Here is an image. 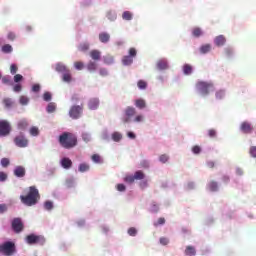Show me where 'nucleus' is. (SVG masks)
Instances as JSON below:
<instances>
[{
    "instance_id": "1",
    "label": "nucleus",
    "mask_w": 256,
    "mask_h": 256,
    "mask_svg": "<svg viewBox=\"0 0 256 256\" xmlns=\"http://www.w3.org/2000/svg\"><path fill=\"white\" fill-rule=\"evenodd\" d=\"M41 199V195L39 194V190L35 186H30L28 188L27 195H21L20 200L23 205L27 207H33V205H37L39 200Z\"/></svg>"
},
{
    "instance_id": "6",
    "label": "nucleus",
    "mask_w": 256,
    "mask_h": 256,
    "mask_svg": "<svg viewBox=\"0 0 256 256\" xmlns=\"http://www.w3.org/2000/svg\"><path fill=\"white\" fill-rule=\"evenodd\" d=\"M11 133V124L7 120H0V137H7Z\"/></svg>"
},
{
    "instance_id": "28",
    "label": "nucleus",
    "mask_w": 256,
    "mask_h": 256,
    "mask_svg": "<svg viewBox=\"0 0 256 256\" xmlns=\"http://www.w3.org/2000/svg\"><path fill=\"white\" fill-rule=\"evenodd\" d=\"M122 19H124V21H131V19H133V14L129 11H125L122 14Z\"/></svg>"
},
{
    "instance_id": "61",
    "label": "nucleus",
    "mask_w": 256,
    "mask_h": 256,
    "mask_svg": "<svg viewBox=\"0 0 256 256\" xmlns=\"http://www.w3.org/2000/svg\"><path fill=\"white\" fill-rule=\"evenodd\" d=\"M160 243H161V245H169V239L162 237V238H160Z\"/></svg>"
},
{
    "instance_id": "20",
    "label": "nucleus",
    "mask_w": 256,
    "mask_h": 256,
    "mask_svg": "<svg viewBox=\"0 0 256 256\" xmlns=\"http://www.w3.org/2000/svg\"><path fill=\"white\" fill-rule=\"evenodd\" d=\"M27 127H29V122H27L26 119H22L18 122V129H20V131H25Z\"/></svg>"
},
{
    "instance_id": "45",
    "label": "nucleus",
    "mask_w": 256,
    "mask_h": 256,
    "mask_svg": "<svg viewBox=\"0 0 256 256\" xmlns=\"http://www.w3.org/2000/svg\"><path fill=\"white\" fill-rule=\"evenodd\" d=\"M124 181L126 183H134L135 182V175H128L124 178Z\"/></svg>"
},
{
    "instance_id": "42",
    "label": "nucleus",
    "mask_w": 256,
    "mask_h": 256,
    "mask_svg": "<svg viewBox=\"0 0 256 256\" xmlns=\"http://www.w3.org/2000/svg\"><path fill=\"white\" fill-rule=\"evenodd\" d=\"M19 103L20 105H27L29 103V99L27 96H20Z\"/></svg>"
},
{
    "instance_id": "27",
    "label": "nucleus",
    "mask_w": 256,
    "mask_h": 256,
    "mask_svg": "<svg viewBox=\"0 0 256 256\" xmlns=\"http://www.w3.org/2000/svg\"><path fill=\"white\" fill-rule=\"evenodd\" d=\"M13 52V46L11 44H5L2 46V53H12Z\"/></svg>"
},
{
    "instance_id": "22",
    "label": "nucleus",
    "mask_w": 256,
    "mask_h": 256,
    "mask_svg": "<svg viewBox=\"0 0 256 256\" xmlns=\"http://www.w3.org/2000/svg\"><path fill=\"white\" fill-rule=\"evenodd\" d=\"M208 189L209 191H212V192L219 191V184L215 181H210L208 183Z\"/></svg>"
},
{
    "instance_id": "17",
    "label": "nucleus",
    "mask_w": 256,
    "mask_h": 256,
    "mask_svg": "<svg viewBox=\"0 0 256 256\" xmlns=\"http://www.w3.org/2000/svg\"><path fill=\"white\" fill-rule=\"evenodd\" d=\"M111 39V36L107 32H102L99 34V40L101 43H109V40Z\"/></svg>"
},
{
    "instance_id": "33",
    "label": "nucleus",
    "mask_w": 256,
    "mask_h": 256,
    "mask_svg": "<svg viewBox=\"0 0 256 256\" xmlns=\"http://www.w3.org/2000/svg\"><path fill=\"white\" fill-rule=\"evenodd\" d=\"M30 135H32V137H37V135H39V128L36 126L31 127Z\"/></svg>"
},
{
    "instance_id": "2",
    "label": "nucleus",
    "mask_w": 256,
    "mask_h": 256,
    "mask_svg": "<svg viewBox=\"0 0 256 256\" xmlns=\"http://www.w3.org/2000/svg\"><path fill=\"white\" fill-rule=\"evenodd\" d=\"M59 143L64 149H73L77 146V136L70 132H64L59 136Z\"/></svg>"
},
{
    "instance_id": "46",
    "label": "nucleus",
    "mask_w": 256,
    "mask_h": 256,
    "mask_svg": "<svg viewBox=\"0 0 256 256\" xmlns=\"http://www.w3.org/2000/svg\"><path fill=\"white\" fill-rule=\"evenodd\" d=\"M74 67L75 69H77L78 71H81L83 69V67H85V64H83V62H75L74 63Z\"/></svg>"
},
{
    "instance_id": "16",
    "label": "nucleus",
    "mask_w": 256,
    "mask_h": 256,
    "mask_svg": "<svg viewBox=\"0 0 256 256\" xmlns=\"http://www.w3.org/2000/svg\"><path fill=\"white\" fill-rule=\"evenodd\" d=\"M14 175L16 177H23L25 175V167L23 166H17L15 169H14Z\"/></svg>"
},
{
    "instance_id": "56",
    "label": "nucleus",
    "mask_w": 256,
    "mask_h": 256,
    "mask_svg": "<svg viewBox=\"0 0 256 256\" xmlns=\"http://www.w3.org/2000/svg\"><path fill=\"white\" fill-rule=\"evenodd\" d=\"M2 83L4 85H9V83H11V78L9 76L2 77Z\"/></svg>"
},
{
    "instance_id": "4",
    "label": "nucleus",
    "mask_w": 256,
    "mask_h": 256,
    "mask_svg": "<svg viewBox=\"0 0 256 256\" xmlns=\"http://www.w3.org/2000/svg\"><path fill=\"white\" fill-rule=\"evenodd\" d=\"M196 87L202 95H209L210 91H213L214 89L213 83L204 81L198 82Z\"/></svg>"
},
{
    "instance_id": "57",
    "label": "nucleus",
    "mask_w": 256,
    "mask_h": 256,
    "mask_svg": "<svg viewBox=\"0 0 256 256\" xmlns=\"http://www.w3.org/2000/svg\"><path fill=\"white\" fill-rule=\"evenodd\" d=\"M18 69H19V68H18L15 64H12V65L10 66V72H11V74H12V75H15V73H17Z\"/></svg>"
},
{
    "instance_id": "30",
    "label": "nucleus",
    "mask_w": 256,
    "mask_h": 256,
    "mask_svg": "<svg viewBox=\"0 0 256 256\" xmlns=\"http://www.w3.org/2000/svg\"><path fill=\"white\" fill-rule=\"evenodd\" d=\"M56 71H57L58 73H66V71H68V70H67V67H66L65 65H63V64H57V65H56Z\"/></svg>"
},
{
    "instance_id": "49",
    "label": "nucleus",
    "mask_w": 256,
    "mask_h": 256,
    "mask_svg": "<svg viewBox=\"0 0 256 256\" xmlns=\"http://www.w3.org/2000/svg\"><path fill=\"white\" fill-rule=\"evenodd\" d=\"M139 89H147V82L140 80L137 83Z\"/></svg>"
},
{
    "instance_id": "63",
    "label": "nucleus",
    "mask_w": 256,
    "mask_h": 256,
    "mask_svg": "<svg viewBox=\"0 0 256 256\" xmlns=\"http://www.w3.org/2000/svg\"><path fill=\"white\" fill-rule=\"evenodd\" d=\"M7 211V204H0V214L5 213Z\"/></svg>"
},
{
    "instance_id": "60",
    "label": "nucleus",
    "mask_w": 256,
    "mask_h": 256,
    "mask_svg": "<svg viewBox=\"0 0 256 256\" xmlns=\"http://www.w3.org/2000/svg\"><path fill=\"white\" fill-rule=\"evenodd\" d=\"M0 181H7V173L5 172H0Z\"/></svg>"
},
{
    "instance_id": "51",
    "label": "nucleus",
    "mask_w": 256,
    "mask_h": 256,
    "mask_svg": "<svg viewBox=\"0 0 256 256\" xmlns=\"http://www.w3.org/2000/svg\"><path fill=\"white\" fill-rule=\"evenodd\" d=\"M11 162L9 161V158H2L1 159V165H2V167H9V164H10Z\"/></svg>"
},
{
    "instance_id": "15",
    "label": "nucleus",
    "mask_w": 256,
    "mask_h": 256,
    "mask_svg": "<svg viewBox=\"0 0 256 256\" xmlns=\"http://www.w3.org/2000/svg\"><path fill=\"white\" fill-rule=\"evenodd\" d=\"M61 165L63 169H71V167H73V161H71L69 158H63L61 160Z\"/></svg>"
},
{
    "instance_id": "26",
    "label": "nucleus",
    "mask_w": 256,
    "mask_h": 256,
    "mask_svg": "<svg viewBox=\"0 0 256 256\" xmlns=\"http://www.w3.org/2000/svg\"><path fill=\"white\" fill-rule=\"evenodd\" d=\"M209 51H211V46L209 44H205L200 47V53H202V55L209 53Z\"/></svg>"
},
{
    "instance_id": "7",
    "label": "nucleus",
    "mask_w": 256,
    "mask_h": 256,
    "mask_svg": "<svg viewBox=\"0 0 256 256\" xmlns=\"http://www.w3.org/2000/svg\"><path fill=\"white\" fill-rule=\"evenodd\" d=\"M83 113V105L81 106H72L69 111V115L72 119H79Z\"/></svg>"
},
{
    "instance_id": "38",
    "label": "nucleus",
    "mask_w": 256,
    "mask_h": 256,
    "mask_svg": "<svg viewBox=\"0 0 256 256\" xmlns=\"http://www.w3.org/2000/svg\"><path fill=\"white\" fill-rule=\"evenodd\" d=\"M63 81L66 83L71 82V73H69V70L63 74Z\"/></svg>"
},
{
    "instance_id": "64",
    "label": "nucleus",
    "mask_w": 256,
    "mask_h": 256,
    "mask_svg": "<svg viewBox=\"0 0 256 256\" xmlns=\"http://www.w3.org/2000/svg\"><path fill=\"white\" fill-rule=\"evenodd\" d=\"M125 189H126V187L124 186V184H118L117 185V191L123 192V191H125Z\"/></svg>"
},
{
    "instance_id": "44",
    "label": "nucleus",
    "mask_w": 256,
    "mask_h": 256,
    "mask_svg": "<svg viewBox=\"0 0 256 256\" xmlns=\"http://www.w3.org/2000/svg\"><path fill=\"white\" fill-rule=\"evenodd\" d=\"M44 208L46 209V211H51V209H53V202L51 201H46L44 203Z\"/></svg>"
},
{
    "instance_id": "3",
    "label": "nucleus",
    "mask_w": 256,
    "mask_h": 256,
    "mask_svg": "<svg viewBox=\"0 0 256 256\" xmlns=\"http://www.w3.org/2000/svg\"><path fill=\"white\" fill-rule=\"evenodd\" d=\"M17 252V247L15 246V242L6 241L0 244V253L5 256H12L15 255Z\"/></svg>"
},
{
    "instance_id": "59",
    "label": "nucleus",
    "mask_w": 256,
    "mask_h": 256,
    "mask_svg": "<svg viewBox=\"0 0 256 256\" xmlns=\"http://www.w3.org/2000/svg\"><path fill=\"white\" fill-rule=\"evenodd\" d=\"M249 153H250L251 157H256V146L250 147Z\"/></svg>"
},
{
    "instance_id": "39",
    "label": "nucleus",
    "mask_w": 256,
    "mask_h": 256,
    "mask_svg": "<svg viewBox=\"0 0 256 256\" xmlns=\"http://www.w3.org/2000/svg\"><path fill=\"white\" fill-rule=\"evenodd\" d=\"M112 139L113 141L119 142L121 139H123V136L120 133L115 132L112 134Z\"/></svg>"
},
{
    "instance_id": "37",
    "label": "nucleus",
    "mask_w": 256,
    "mask_h": 256,
    "mask_svg": "<svg viewBox=\"0 0 256 256\" xmlns=\"http://www.w3.org/2000/svg\"><path fill=\"white\" fill-rule=\"evenodd\" d=\"M82 139L85 143H89L91 141V134L87 132L82 133Z\"/></svg>"
},
{
    "instance_id": "29",
    "label": "nucleus",
    "mask_w": 256,
    "mask_h": 256,
    "mask_svg": "<svg viewBox=\"0 0 256 256\" xmlns=\"http://www.w3.org/2000/svg\"><path fill=\"white\" fill-rule=\"evenodd\" d=\"M87 69H88V71H90V72L97 71V63H95V62H93V61H90V62L87 64Z\"/></svg>"
},
{
    "instance_id": "35",
    "label": "nucleus",
    "mask_w": 256,
    "mask_h": 256,
    "mask_svg": "<svg viewBox=\"0 0 256 256\" xmlns=\"http://www.w3.org/2000/svg\"><path fill=\"white\" fill-rule=\"evenodd\" d=\"M79 171L80 173H85V171H89V165L85 163L80 164Z\"/></svg>"
},
{
    "instance_id": "9",
    "label": "nucleus",
    "mask_w": 256,
    "mask_h": 256,
    "mask_svg": "<svg viewBox=\"0 0 256 256\" xmlns=\"http://www.w3.org/2000/svg\"><path fill=\"white\" fill-rule=\"evenodd\" d=\"M14 143L17 147L25 148L29 145V140L25 136L19 135L14 138Z\"/></svg>"
},
{
    "instance_id": "48",
    "label": "nucleus",
    "mask_w": 256,
    "mask_h": 256,
    "mask_svg": "<svg viewBox=\"0 0 256 256\" xmlns=\"http://www.w3.org/2000/svg\"><path fill=\"white\" fill-rule=\"evenodd\" d=\"M22 90H23V86L21 84H16L13 86V91L15 93H21Z\"/></svg>"
},
{
    "instance_id": "8",
    "label": "nucleus",
    "mask_w": 256,
    "mask_h": 256,
    "mask_svg": "<svg viewBox=\"0 0 256 256\" xmlns=\"http://www.w3.org/2000/svg\"><path fill=\"white\" fill-rule=\"evenodd\" d=\"M24 228H25V226H24L23 220H21V218H14L12 220V229L14 232L21 233V231H23Z\"/></svg>"
},
{
    "instance_id": "40",
    "label": "nucleus",
    "mask_w": 256,
    "mask_h": 256,
    "mask_svg": "<svg viewBox=\"0 0 256 256\" xmlns=\"http://www.w3.org/2000/svg\"><path fill=\"white\" fill-rule=\"evenodd\" d=\"M208 137H210V139H215V137H217V130L216 129H209L208 130Z\"/></svg>"
},
{
    "instance_id": "10",
    "label": "nucleus",
    "mask_w": 256,
    "mask_h": 256,
    "mask_svg": "<svg viewBox=\"0 0 256 256\" xmlns=\"http://www.w3.org/2000/svg\"><path fill=\"white\" fill-rule=\"evenodd\" d=\"M137 113L134 107L128 106L125 109V117L122 119L123 123H129L131 121V117H133Z\"/></svg>"
},
{
    "instance_id": "43",
    "label": "nucleus",
    "mask_w": 256,
    "mask_h": 256,
    "mask_svg": "<svg viewBox=\"0 0 256 256\" xmlns=\"http://www.w3.org/2000/svg\"><path fill=\"white\" fill-rule=\"evenodd\" d=\"M3 103L5 105V107L9 108L13 106V101L10 98H5L3 100Z\"/></svg>"
},
{
    "instance_id": "34",
    "label": "nucleus",
    "mask_w": 256,
    "mask_h": 256,
    "mask_svg": "<svg viewBox=\"0 0 256 256\" xmlns=\"http://www.w3.org/2000/svg\"><path fill=\"white\" fill-rule=\"evenodd\" d=\"M78 50L85 52V51H89V44L88 43H82L78 46Z\"/></svg>"
},
{
    "instance_id": "5",
    "label": "nucleus",
    "mask_w": 256,
    "mask_h": 256,
    "mask_svg": "<svg viewBox=\"0 0 256 256\" xmlns=\"http://www.w3.org/2000/svg\"><path fill=\"white\" fill-rule=\"evenodd\" d=\"M26 242L28 243V245H45V237L30 234L26 237Z\"/></svg>"
},
{
    "instance_id": "54",
    "label": "nucleus",
    "mask_w": 256,
    "mask_h": 256,
    "mask_svg": "<svg viewBox=\"0 0 256 256\" xmlns=\"http://www.w3.org/2000/svg\"><path fill=\"white\" fill-rule=\"evenodd\" d=\"M92 161H94V163H101V156H99V154L92 155Z\"/></svg>"
},
{
    "instance_id": "55",
    "label": "nucleus",
    "mask_w": 256,
    "mask_h": 256,
    "mask_svg": "<svg viewBox=\"0 0 256 256\" xmlns=\"http://www.w3.org/2000/svg\"><path fill=\"white\" fill-rule=\"evenodd\" d=\"M16 37L15 32H9L7 35V39H9V41H15Z\"/></svg>"
},
{
    "instance_id": "18",
    "label": "nucleus",
    "mask_w": 256,
    "mask_h": 256,
    "mask_svg": "<svg viewBox=\"0 0 256 256\" xmlns=\"http://www.w3.org/2000/svg\"><path fill=\"white\" fill-rule=\"evenodd\" d=\"M90 57L94 61H99V59H101V51H99V50L90 51Z\"/></svg>"
},
{
    "instance_id": "58",
    "label": "nucleus",
    "mask_w": 256,
    "mask_h": 256,
    "mask_svg": "<svg viewBox=\"0 0 256 256\" xmlns=\"http://www.w3.org/2000/svg\"><path fill=\"white\" fill-rule=\"evenodd\" d=\"M23 79V75L21 74H16L14 76V83H20V81Z\"/></svg>"
},
{
    "instance_id": "23",
    "label": "nucleus",
    "mask_w": 256,
    "mask_h": 256,
    "mask_svg": "<svg viewBox=\"0 0 256 256\" xmlns=\"http://www.w3.org/2000/svg\"><path fill=\"white\" fill-rule=\"evenodd\" d=\"M135 105L138 109H145V107H147V104L145 103V100H143V99H137L135 101Z\"/></svg>"
},
{
    "instance_id": "12",
    "label": "nucleus",
    "mask_w": 256,
    "mask_h": 256,
    "mask_svg": "<svg viewBox=\"0 0 256 256\" xmlns=\"http://www.w3.org/2000/svg\"><path fill=\"white\" fill-rule=\"evenodd\" d=\"M88 107L92 111H95V109H98L99 108V99H97V98L90 99L88 102Z\"/></svg>"
},
{
    "instance_id": "11",
    "label": "nucleus",
    "mask_w": 256,
    "mask_h": 256,
    "mask_svg": "<svg viewBox=\"0 0 256 256\" xmlns=\"http://www.w3.org/2000/svg\"><path fill=\"white\" fill-rule=\"evenodd\" d=\"M242 133H252L253 127H251V123L249 122H243L240 126Z\"/></svg>"
},
{
    "instance_id": "50",
    "label": "nucleus",
    "mask_w": 256,
    "mask_h": 256,
    "mask_svg": "<svg viewBox=\"0 0 256 256\" xmlns=\"http://www.w3.org/2000/svg\"><path fill=\"white\" fill-rule=\"evenodd\" d=\"M159 161L161 163H167L169 161V156H167V154H162L160 157H159Z\"/></svg>"
},
{
    "instance_id": "31",
    "label": "nucleus",
    "mask_w": 256,
    "mask_h": 256,
    "mask_svg": "<svg viewBox=\"0 0 256 256\" xmlns=\"http://www.w3.org/2000/svg\"><path fill=\"white\" fill-rule=\"evenodd\" d=\"M192 34L194 37H201V35H203V31L201 30V28L196 27L192 30Z\"/></svg>"
},
{
    "instance_id": "32",
    "label": "nucleus",
    "mask_w": 256,
    "mask_h": 256,
    "mask_svg": "<svg viewBox=\"0 0 256 256\" xmlns=\"http://www.w3.org/2000/svg\"><path fill=\"white\" fill-rule=\"evenodd\" d=\"M57 109V105H55L54 102H50L47 106V112L48 113H54V111Z\"/></svg>"
},
{
    "instance_id": "24",
    "label": "nucleus",
    "mask_w": 256,
    "mask_h": 256,
    "mask_svg": "<svg viewBox=\"0 0 256 256\" xmlns=\"http://www.w3.org/2000/svg\"><path fill=\"white\" fill-rule=\"evenodd\" d=\"M122 63H123V65H126V66L132 65L133 64V57H131V56H124L122 58Z\"/></svg>"
},
{
    "instance_id": "52",
    "label": "nucleus",
    "mask_w": 256,
    "mask_h": 256,
    "mask_svg": "<svg viewBox=\"0 0 256 256\" xmlns=\"http://www.w3.org/2000/svg\"><path fill=\"white\" fill-rule=\"evenodd\" d=\"M128 235H130V237H135V235H137V229H135L134 227L129 228Z\"/></svg>"
},
{
    "instance_id": "13",
    "label": "nucleus",
    "mask_w": 256,
    "mask_h": 256,
    "mask_svg": "<svg viewBox=\"0 0 256 256\" xmlns=\"http://www.w3.org/2000/svg\"><path fill=\"white\" fill-rule=\"evenodd\" d=\"M156 67L159 71H165V69L169 68V65L167 64V60L162 59L157 62Z\"/></svg>"
},
{
    "instance_id": "21",
    "label": "nucleus",
    "mask_w": 256,
    "mask_h": 256,
    "mask_svg": "<svg viewBox=\"0 0 256 256\" xmlns=\"http://www.w3.org/2000/svg\"><path fill=\"white\" fill-rule=\"evenodd\" d=\"M182 70L184 75H191L193 73V66L191 64H184Z\"/></svg>"
},
{
    "instance_id": "14",
    "label": "nucleus",
    "mask_w": 256,
    "mask_h": 256,
    "mask_svg": "<svg viewBox=\"0 0 256 256\" xmlns=\"http://www.w3.org/2000/svg\"><path fill=\"white\" fill-rule=\"evenodd\" d=\"M227 39H225V36L219 35L215 38L214 43L217 45V47H223L225 45Z\"/></svg>"
},
{
    "instance_id": "25",
    "label": "nucleus",
    "mask_w": 256,
    "mask_h": 256,
    "mask_svg": "<svg viewBox=\"0 0 256 256\" xmlns=\"http://www.w3.org/2000/svg\"><path fill=\"white\" fill-rule=\"evenodd\" d=\"M134 179L141 181L142 179H145V173L143 171L138 170L134 173Z\"/></svg>"
},
{
    "instance_id": "62",
    "label": "nucleus",
    "mask_w": 256,
    "mask_h": 256,
    "mask_svg": "<svg viewBox=\"0 0 256 256\" xmlns=\"http://www.w3.org/2000/svg\"><path fill=\"white\" fill-rule=\"evenodd\" d=\"M43 99L45 101H50L51 100V93L45 92L44 95H43Z\"/></svg>"
},
{
    "instance_id": "47",
    "label": "nucleus",
    "mask_w": 256,
    "mask_h": 256,
    "mask_svg": "<svg viewBox=\"0 0 256 256\" xmlns=\"http://www.w3.org/2000/svg\"><path fill=\"white\" fill-rule=\"evenodd\" d=\"M192 152L194 153V155H199V153H201V146H199V145L193 146Z\"/></svg>"
},
{
    "instance_id": "36",
    "label": "nucleus",
    "mask_w": 256,
    "mask_h": 256,
    "mask_svg": "<svg viewBox=\"0 0 256 256\" xmlns=\"http://www.w3.org/2000/svg\"><path fill=\"white\" fill-rule=\"evenodd\" d=\"M114 58L111 55H107L104 57V63H106V65H111L113 64Z\"/></svg>"
},
{
    "instance_id": "53",
    "label": "nucleus",
    "mask_w": 256,
    "mask_h": 256,
    "mask_svg": "<svg viewBox=\"0 0 256 256\" xmlns=\"http://www.w3.org/2000/svg\"><path fill=\"white\" fill-rule=\"evenodd\" d=\"M128 57H132V59L133 57H137V50L135 48H130Z\"/></svg>"
},
{
    "instance_id": "19",
    "label": "nucleus",
    "mask_w": 256,
    "mask_h": 256,
    "mask_svg": "<svg viewBox=\"0 0 256 256\" xmlns=\"http://www.w3.org/2000/svg\"><path fill=\"white\" fill-rule=\"evenodd\" d=\"M185 255L186 256H196L197 251L195 250V247L187 246L186 249H185Z\"/></svg>"
},
{
    "instance_id": "41",
    "label": "nucleus",
    "mask_w": 256,
    "mask_h": 256,
    "mask_svg": "<svg viewBox=\"0 0 256 256\" xmlns=\"http://www.w3.org/2000/svg\"><path fill=\"white\" fill-rule=\"evenodd\" d=\"M216 99H225V91L224 90H219L216 92Z\"/></svg>"
}]
</instances>
